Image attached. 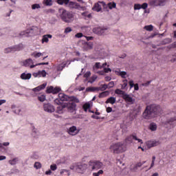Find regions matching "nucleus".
<instances>
[{
    "label": "nucleus",
    "mask_w": 176,
    "mask_h": 176,
    "mask_svg": "<svg viewBox=\"0 0 176 176\" xmlns=\"http://www.w3.org/2000/svg\"><path fill=\"white\" fill-rule=\"evenodd\" d=\"M61 91V88L58 87H54L53 94H57L58 93H60Z\"/></svg>",
    "instance_id": "49530a36"
},
{
    "label": "nucleus",
    "mask_w": 176,
    "mask_h": 176,
    "mask_svg": "<svg viewBox=\"0 0 176 176\" xmlns=\"http://www.w3.org/2000/svg\"><path fill=\"white\" fill-rule=\"evenodd\" d=\"M112 72V69H111V68H107V67L104 68V72L105 74H108V72Z\"/></svg>",
    "instance_id": "5fc2aeb1"
},
{
    "label": "nucleus",
    "mask_w": 176,
    "mask_h": 176,
    "mask_svg": "<svg viewBox=\"0 0 176 176\" xmlns=\"http://www.w3.org/2000/svg\"><path fill=\"white\" fill-rule=\"evenodd\" d=\"M46 86H47V83L45 82V83L34 88L32 90L34 92L35 91H41V90H43L46 87Z\"/></svg>",
    "instance_id": "5701e85b"
},
{
    "label": "nucleus",
    "mask_w": 176,
    "mask_h": 176,
    "mask_svg": "<svg viewBox=\"0 0 176 176\" xmlns=\"http://www.w3.org/2000/svg\"><path fill=\"white\" fill-rule=\"evenodd\" d=\"M80 131V129H78L76 126H72L67 129V133L69 135H77Z\"/></svg>",
    "instance_id": "ddd939ff"
},
{
    "label": "nucleus",
    "mask_w": 176,
    "mask_h": 176,
    "mask_svg": "<svg viewBox=\"0 0 176 176\" xmlns=\"http://www.w3.org/2000/svg\"><path fill=\"white\" fill-rule=\"evenodd\" d=\"M23 64L24 67H30V68H35V65H31L34 64V60L31 58L26 59L25 60L23 61Z\"/></svg>",
    "instance_id": "f3484780"
},
{
    "label": "nucleus",
    "mask_w": 176,
    "mask_h": 176,
    "mask_svg": "<svg viewBox=\"0 0 176 176\" xmlns=\"http://www.w3.org/2000/svg\"><path fill=\"white\" fill-rule=\"evenodd\" d=\"M76 38H82V36H83V34L82 33H77L75 35Z\"/></svg>",
    "instance_id": "69168bd1"
},
{
    "label": "nucleus",
    "mask_w": 176,
    "mask_h": 176,
    "mask_svg": "<svg viewBox=\"0 0 176 176\" xmlns=\"http://www.w3.org/2000/svg\"><path fill=\"white\" fill-rule=\"evenodd\" d=\"M107 6V4H105V2L104 1H98V3H96L92 8V10L95 12H101L102 7L105 8Z\"/></svg>",
    "instance_id": "6e6552de"
},
{
    "label": "nucleus",
    "mask_w": 176,
    "mask_h": 176,
    "mask_svg": "<svg viewBox=\"0 0 176 176\" xmlns=\"http://www.w3.org/2000/svg\"><path fill=\"white\" fill-rule=\"evenodd\" d=\"M162 115V107L157 104H150L146 106L143 112V118L144 119H153L156 116Z\"/></svg>",
    "instance_id": "f257e3e1"
},
{
    "label": "nucleus",
    "mask_w": 176,
    "mask_h": 176,
    "mask_svg": "<svg viewBox=\"0 0 176 176\" xmlns=\"http://www.w3.org/2000/svg\"><path fill=\"white\" fill-rule=\"evenodd\" d=\"M123 100H124L126 101V102L127 104H129L130 105L134 104V99H133L130 95L126 94L125 95H124V96H122Z\"/></svg>",
    "instance_id": "aec40b11"
},
{
    "label": "nucleus",
    "mask_w": 176,
    "mask_h": 176,
    "mask_svg": "<svg viewBox=\"0 0 176 176\" xmlns=\"http://www.w3.org/2000/svg\"><path fill=\"white\" fill-rule=\"evenodd\" d=\"M107 113H111V112H112V107H107L106 109Z\"/></svg>",
    "instance_id": "338daca9"
},
{
    "label": "nucleus",
    "mask_w": 176,
    "mask_h": 176,
    "mask_svg": "<svg viewBox=\"0 0 176 176\" xmlns=\"http://www.w3.org/2000/svg\"><path fill=\"white\" fill-rule=\"evenodd\" d=\"M122 82L123 84L121 86V89H122V90H124V89L127 87V80H124Z\"/></svg>",
    "instance_id": "09e8293b"
},
{
    "label": "nucleus",
    "mask_w": 176,
    "mask_h": 176,
    "mask_svg": "<svg viewBox=\"0 0 176 176\" xmlns=\"http://www.w3.org/2000/svg\"><path fill=\"white\" fill-rule=\"evenodd\" d=\"M65 108H67V104L65 103L60 106H58L57 108H56V112L58 113H63L64 112V109H65Z\"/></svg>",
    "instance_id": "393cba45"
},
{
    "label": "nucleus",
    "mask_w": 176,
    "mask_h": 176,
    "mask_svg": "<svg viewBox=\"0 0 176 176\" xmlns=\"http://www.w3.org/2000/svg\"><path fill=\"white\" fill-rule=\"evenodd\" d=\"M72 31V29L71 28H66L65 30V34H68L69 32H71Z\"/></svg>",
    "instance_id": "4d7b16f0"
},
{
    "label": "nucleus",
    "mask_w": 176,
    "mask_h": 176,
    "mask_svg": "<svg viewBox=\"0 0 176 176\" xmlns=\"http://www.w3.org/2000/svg\"><path fill=\"white\" fill-rule=\"evenodd\" d=\"M32 10H35V9H41V5L38 3H35L32 5Z\"/></svg>",
    "instance_id": "de8ad7c7"
},
{
    "label": "nucleus",
    "mask_w": 176,
    "mask_h": 176,
    "mask_svg": "<svg viewBox=\"0 0 176 176\" xmlns=\"http://www.w3.org/2000/svg\"><path fill=\"white\" fill-rule=\"evenodd\" d=\"M6 160V156L5 155H0V161Z\"/></svg>",
    "instance_id": "774afa93"
},
{
    "label": "nucleus",
    "mask_w": 176,
    "mask_h": 176,
    "mask_svg": "<svg viewBox=\"0 0 176 176\" xmlns=\"http://www.w3.org/2000/svg\"><path fill=\"white\" fill-rule=\"evenodd\" d=\"M105 31H107V29H102L100 28L94 29V32L97 34V35H104V34H105Z\"/></svg>",
    "instance_id": "4be33fe9"
},
{
    "label": "nucleus",
    "mask_w": 176,
    "mask_h": 176,
    "mask_svg": "<svg viewBox=\"0 0 176 176\" xmlns=\"http://www.w3.org/2000/svg\"><path fill=\"white\" fill-rule=\"evenodd\" d=\"M93 46H94V44L91 41H82V49L83 52H88V50H91V49H93Z\"/></svg>",
    "instance_id": "0eeeda50"
},
{
    "label": "nucleus",
    "mask_w": 176,
    "mask_h": 176,
    "mask_svg": "<svg viewBox=\"0 0 176 176\" xmlns=\"http://www.w3.org/2000/svg\"><path fill=\"white\" fill-rule=\"evenodd\" d=\"M59 100L60 101H72L71 97L67 96L65 94L60 93L58 94Z\"/></svg>",
    "instance_id": "6ab92c4d"
},
{
    "label": "nucleus",
    "mask_w": 176,
    "mask_h": 176,
    "mask_svg": "<svg viewBox=\"0 0 176 176\" xmlns=\"http://www.w3.org/2000/svg\"><path fill=\"white\" fill-rule=\"evenodd\" d=\"M109 149L113 153H123L126 151V145H124V142H118L111 144Z\"/></svg>",
    "instance_id": "7ed1b4c3"
},
{
    "label": "nucleus",
    "mask_w": 176,
    "mask_h": 176,
    "mask_svg": "<svg viewBox=\"0 0 176 176\" xmlns=\"http://www.w3.org/2000/svg\"><path fill=\"white\" fill-rule=\"evenodd\" d=\"M43 3L46 6H52V5H53V2L52 1V0H45L43 1Z\"/></svg>",
    "instance_id": "37998d69"
},
{
    "label": "nucleus",
    "mask_w": 176,
    "mask_h": 176,
    "mask_svg": "<svg viewBox=\"0 0 176 176\" xmlns=\"http://www.w3.org/2000/svg\"><path fill=\"white\" fill-rule=\"evenodd\" d=\"M53 91H54V87L51 86L50 87H47L46 93L47 94H53Z\"/></svg>",
    "instance_id": "c03bdc74"
},
{
    "label": "nucleus",
    "mask_w": 176,
    "mask_h": 176,
    "mask_svg": "<svg viewBox=\"0 0 176 176\" xmlns=\"http://www.w3.org/2000/svg\"><path fill=\"white\" fill-rule=\"evenodd\" d=\"M90 75H91V73L90 72H87L85 74H84V78H89L90 76Z\"/></svg>",
    "instance_id": "052dcab7"
},
{
    "label": "nucleus",
    "mask_w": 176,
    "mask_h": 176,
    "mask_svg": "<svg viewBox=\"0 0 176 176\" xmlns=\"http://www.w3.org/2000/svg\"><path fill=\"white\" fill-rule=\"evenodd\" d=\"M150 5L151 6H160V0H151Z\"/></svg>",
    "instance_id": "cd10ccee"
},
{
    "label": "nucleus",
    "mask_w": 176,
    "mask_h": 176,
    "mask_svg": "<svg viewBox=\"0 0 176 176\" xmlns=\"http://www.w3.org/2000/svg\"><path fill=\"white\" fill-rule=\"evenodd\" d=\"M144 30H146V31H153V25H146L144 28Z\"/></svg>",
    "instance_id": "4c0bfd02"
},
{
    "label": "nucleus",
    "mask_w": 176,
    "mask_h": 176,
    "mask_svg": "<svg viewBox=\"0 0 176 176\" xmlns=\"http://www.w3.org/2000/svg\"><path fill=\"white\" fill-rule=\"evenodd\" d=\"M108 96H109V92L108 91H105L99 94L98 97L99 98H104V97H107Z\"/></svg>",
    "instance_id": "7c9ffc66"
},
{
    "label": "nucleus",
    "mask_w": 176,
    "mask_h": 176,
    "mask_svg": "<svg viewBox=\"0 0 176 176\" xmlns=\"http://www.w3.org/2000/svg\"><path fill=\"white\" fill-rule=\"evenodd\" d=\"M115 102H116V98L110 97L106 100L105 104H111V105H113Z\"/></svg>",
    "instance_id": "bb28decb"
},
{
    "label": "nucleus",
    "mask_w": 176,
    "mask_h": 176,
    "mask_svg": "<svg viewBox=\"0 0 176 176\" xmlns=\"http://www.w3.org/2000/svg\"><path fill=\"white\" fill-rule=\"evenodd\" d=\"M151 82L152 80L147 81L146 82L143 83L142 86H144L145 87H146L147 86H149V85H151Z\"/></svg>",
    "instance_id": "bf43d9fd"
},
{
    "label": "nucleus",
    "mask_w": 176,
    "mask_h": 176,
    "mask_svg": "<svg viewBox=\"0 0 176 176\" xmlns=\"http://www.w3.org/2000/svg\"><path fill=\"white\" fill-rule=\"evenodd\" d=\"M38 101H41V102H43L44 101L46 100V96L41 95V96H38Z\"/></svg>",
    "instance_id": "ea45409f"
},
{
    "label": "nucleus",
    "mask_w": 176,
    "mask_h": 176,
    "mask_svg": "<svg viewBox=\"0 0 176 176\" xmlns=\"http://www.w3.org/2000/svg\"><path fill=\"white\" fill-rule=\"evenodd\" d=\"M133 87H134V90L135 91L140 90V87L138 86V83L135 84V85H133Z\"/></svg>",
    "instance_id": "0e129e2a"
},
{
    "label": "nucleus",
    "mask_w": 176,
    "mask_h": 176,
    "mask_svg": "<svg viewBox=\"0 0 176 176\" xmlns=\"http://www.w3.org/2000/svg\"><path fill=\"white\" fill-rule=\"evenodd\" d=\"M149 129L151 131H156L157 130V125L155 122L150 124Z\"/></svg>",
    "instance_id": "c756f323"
},
{
    "label": "nucleus",
    "mask_w": 176,
    "mask_h": 176,
    "mask_svg": "<svg viewBox=\"0 0 176 176\" xmlns=\"http://www.w3.org/2000/svg\"><path fill=\"white\" fill-rule=\"evenodd\" d=\"M69 7L71 9H77L78 10H82H82L84 9V8L80 6L79 3L74 1H70V2L69 1Z\"/></svg>",
    "instance_id": "dca6fc26"
},
{
    "label": "nucleus",
    "mask_w": 176,
    "mask_h": 176,
    "mask_svg": "<svg viewBox=\"0 0 176 176\" xmlns=\"http://www.w3.org/2000/svg\"><path fill=\"white\" fill-rule=\"evenodd\" d=\"M107 89H108V85L107 84L102 85L100 87V90H102V91L104 90H107Z\"/></svg>",
    "instance_id": "603ef678"
},
{
    "label": "nucleus",
    "mask_w": 176,
    "mask_h": 176,
    "mask_svg": "<svg viewBox=\"0 0 176 176\" xmlns=\"http://www.w3.org/2000/svg\"><path fill=\"white\" fill-rule=\"evenodd\" d=\"M50 169L52 170V171H56V170H57V165L56 164L51 165Z\"/></svg>",
    "instance_id": "3c124183"
},
{
    "label": "nucleus",
    "mask_w": 176,
    "mask_h": 176,
    "mask_svg": "<svg viewBox=\"0 0 176 176\" xmlns=\"http://www.w3.org/2000/svg\"><path fill=\"white\" fill-rule=\"evenodd\" d=\"M31 76H32L31 73H23L21 75V79H23V80H28L29 79H31Z\"/></svg>",
    "instance_id": "b1692460"
},
{
    "label": "nucleus",
    "mask_w": 176,
    "mask_h": 176,
    "mask_svg": "<svg viewBox=\"0 0 176 176\" xmlns=\"http://www.w3.org/2000/svg\"><path fill=\"white\" fill-rule=\"evenodd\" d=\"M34 167V168H36V170H38V168H41L42 167V165L41 164V162H35Z\"/></svg>",
    "instance_id": "8fccbe9b"
},
{
    "label": "nucleus",
    "mask_w": 176,
    "mask_h": 176,
    "mask_svg": "<svg viewBox=\"0 0 176 176\" xmlns=\"http://www.w3.org/2000/svg\"><path fill=\"white\" fill-rule=\"evenodd\" d=\"M101 90V87H90L87 88V91H99Z\"/></svg>",
    "instance_id": "c85d7f7f"
},
{
    "label": "nucleus",
    "mask_w": 176,
    "mask_h": 176,
    "mask_svg": "<svg viewBox=\"0 0 176 176\" xmlns=\"http://www.w3.org/2000/svg\"><path fill=\"white\" fill-rule=\"evenodd\" d=\"M148 8V3H144L142 5L135 3L134 5V10H140V9H146Z\"/></svg>",
    "instance_id": "412c9836"
},
{
    "label": "nucleus",
    "mask_w": 176,
    "mask_h": 176,
    "mask_svg": "<svg viewBox=\"0 0 176 176\" xmlns=\"http://www.w3.org/2000/svg\"><path fill=\"white\" fill-rule=\"evenodd\" d=\"M47 75L46 71L43 70V71H38L37 72L33 73L32 76L34 78H45Z\"/></svg>",
    "instance_id": "a211bd4d"
},
{
    "label": "nucleus",
    "mask_w": 176,
    "mask_h": 176,
    "mask_svg": "<svg viewBox=\"0 0 176 176\" xmlns=\"http://www.w3.org/2000/svg\"><path fill=\"white\" fill-rule=\"evenodd\" d=\"M146 145L148 149H151V148H153V146L160 145V142L156 140H148L146 142Z\"/></svg>",
    "instance_id": "2eb2a0df"
},
{
    "label": "nucleus",
    "mask_w": 176,
    "mask_h": 176,
    "mask_svg": "<svg viewBox=\"0 0 176 176\" xmlns=\"http://www.w3.org/2000/svg\"><path fill=\"white\" fill-rule=\"evenodd\" d=\"M82 16L85 19H91V14H89V12H82Z\"/></svg>",
    "instance_id": "c9c22d12"
},
{
    "label": "nucleus",
    "mask_w": 176,
    "mask_h": 176,
    "mask_svg": "<svg viewBox=\"0 0 176 176\" xmlns=\"http://www.w3.org/2000/svg\"><path fill=\"white\" fill-rule=\"evenodd\" d=\"M19 162V158L16 157L14 158L13 160H10L8 161L9 164H11V166H14Z\"/></svg>",
    "instance_id": "f704fd0d"
},
{
    "label": "nucleus",
    "mask_w": 176,
    "mask_h": 176,
    "mask_svg": "<svg viewBox=\"0 0 176 176\" xmlns=\"http://www.w3.org/2000/svg\"><path fill=\"white\" fill-rule=\"evenodd\" d=\"M24 48V45L23 44H19L18 45H15L13 47L6 48L4 52L5 53H10V52H20V50H23Z\"/></svg>",
    "instance_id": "1a4fd4ad"
},
{
    "label": "nucleus",
    "mask_w": 176,
    "mask_h": 176,
    "mask_svg": "<svg viewBox=\"0 0 176 176\" xmlns=\"http://www.w3.org/2000/svg\"><path fill=\"white\" fill-rule=\"evenodd\" d=\"M88 165L83 162H78L76 164V171L79 174H85L86 170H87Z\"/></svg>",
    "instance_id": "39448f33"
},
{
    "label": "nucleus",
    "mask_w": 176,
    "mask_h": 176,
    "mask_svg": "<svg viewBox=\"0 0 176 176\" xmlns=\"http://www.w3.org/2000/svg\"><path fill=\"white\" fill-rule=\"evenodd\" d=\"M118 75L120 76H121V78H123L124 79H125L126 78V75H127V72H118Z\"/></svg>",
    "instance_id": "a18cd8bd"
},
{
    "label": "nucleus",
    "mask_w": 176,
    "mask_h": 176,
    "mask_svg": "<svg viewBox=\"0 0 176 176\" xmlns=\"http://www.w3.org/2000/svg\"><path fill=\"white\" fill-rule=\"evenodd\" d=\"M90 108L89 103H85L82 105V109H84L85 112H87V109Z\"/></svg>",
    "instance_id": "a19ab883"
},
{
    "label": "nucleus",
    "mask_w": 176,
    "mask_h": 176,
    "mask_svg": "<svg viewBox=\"0 0 176 176\" xmlns=\"http://www.w3.org/2000/svg\"><path fill=\"white\" fill-rule=\"evenodd\" d=\"M174 47H176V41L168 47V49H173Z\"/></svg>",
    "instance_id": "6e6d98bb"
},
{
    "label": "nucleus",
    "mask_w": 176,
    "mask_h": 176,
    "mask_svg": "<svg viewBox=\"0 0 176 176\" xmlns=\"http://www.w3.org/2000/svg\"><path fill=\"white\" fill-rule=\"evenodd\" d=\"M66 66L67 63H62L58 66L57 69L58 71H63V69H64V68H65Z\"/></svg>",
    "instance_id": "e433bc0d"
},
{
    "label": "nucleus",
    "mask_w": 176,
    "mask_h": 176,
    "mask_svg": "<svg viewBox=\"0 0 176 176\" xmlns=\"http://www.w3.org/2000/svg\"><path fill=\"white\" fill-rule=\"evenodd\" d=\"M129 83L130 89H132V87H134V86L135 85V84H134V81H133V80H130Z\"/></svg>",
    "instance_id": "13d9d810"
},
{
    "label": "nucleus",
    "mask_w": 176,
    "mask_h": 176,
    "mask_svg": "<svg viewBox=\"0 0 176 176\" xmlns=\"http://www.w3.org/2000/svg\"><path fill=\"white\" fill-rule=\"evenodd\" d=\"M107 6L109 9H115L116 8V3L113 2V3H109L107 4Z\"/></svg>",
    "instance_id": "58836bf2"
},
{
    "label": "nucleus",
    "mask_w": 176,
    "mask_h": 176,
    "mask_svg": "<svg viewBox=\"0 0 176 176\" xmlns=\"http://www.w3.org/2000/svg\"><path fill=\"white\" fill-rule=\"evenodd\" d=\"M107 86H108L109 89H111L115 86V83L113 82V81H111L110 82H109Z\"/></svg>",
    "instance_id": "864d4df0"
},
{
    "label": "nucleus",
    "mask_w": 176,
    "mask_h": 176,
    "mask_svg": "<svg viewBox=\"0 0 176 176\" xmlns=\"http://www.w3.org/2000/svg\"><path fill=\"white\" fill-rule=\"evenodd\" d=\"M36 30H38V28L32 27L25 31L21 32L19 34V36H30V34H33L35 35V34H36Z\"/></svg>",
    "instance_id": "423d86ee"
},
{
    "label": "nucleus",
    "mask_w": 176,
    "mask_h": 176,
    "mask_svg": "<svg viewBox=\"0 0 176 176\" xmlns=\"http://www.w3.org/2000/svg\"><path fill=\"white\" fill-rule=\"evenodd\" d=\"M31 56L34 57V58H39V57H41V56H43V54L41 52H34L31 54Z\"/></svg>",
    "instance_id": "2f4dec72"
},
{
    "label": "nucleus",
    "mask_w": 176,
    "mask_h": 176,
    "mask_svg": "<svg viewBox=\"0 0 176 176\" xmlns=\"http://www.w3.org/2000/svg\"><path fill=\"white\" fill-rule=\"evenodd\" d=\"M43 109L45 112H48V113H53L56 111L54 106L50 103H45L43 104Z\"/></svg>",
    "instance_id": "f8f14e48"
},
{
    "label": "nucleus",
    "mask_w": 176,
    "mask_h": 176,
    "mask_svg": "<svg viewBox=\"0 0 176 176\" xmlns=\"http://www.w3.org/2000/svg\"><path fill=\"white\" fill-rule=\"evenodd\" d=\"M133 140H134V141H138V142H139L140 144H144V141H142V140L138 138L137 137V135H131L126 137L125 139V141H126V142L131 144V142H133Z\"/></svg>",
    "instance_id": "9b49d317"
},
{
    "label": "nucleus",
    "mask_w": 176,
    "mask_h": 176,
    "mask_svg": "<svg viewBox=\"0 0 176 176\" xmlns=\"http://www.w3.org/2000/svg\"><path fill=\"white\" fill-rule=\"evenodd\" d=\"M131 171H136L138 170V166L136 164H135L133 168H131Z\"/></svg>",
    "instance_id": "680f3d73"
},
{
    "label": "nucleus",
    "mask_w": 176,
    "mask_h": 176,
    "mask_svg": "<svg viewBox=\"0 0 176 176\" xmlns=\"http://www.w3.org/2000/svg\"><path fill=\"white\" fill-rule=\"evenodd\" d=\"M170 115L171 117L169 120H167L166 123L174 127V122H176V109H174Z\"/></svg>",
    "instance_id": "9d476101"
},
{
    "label": "nucleus",
    "mask_w": 176,
    "mask_h": 176,
    "mask_svg": "<svg viewBox=\"0 0 176 176\" xmlns=\"http://www.w3.org/2000/svg\"><path fill=\"white\" fill-rule=\"evenodd\" d=\"M57 3L58 5H68L69 3V0H57Z\"/></svg>",
    "instance_id": "72a5a7b5"
},
{
    "label": "nucleus",
    "mask_w": 176,
    "mask_h": 176,
    "mask_svg": "<svg viewBox=\"0 0 176 176\" xmlns=\"http://www.w3.org/2000/svg\"><path fill=\"white\" fill-rule=\"evenodd\" d=\"M58 16L65 23H71L74 20V14L72 12L67 11L64 8L58 9Z\"/></svg>",
    "instance_id": "f03ea898"
},
{
    "label": "nucleus",
    "mask_w": 176,
    "mask_h": 176,
    "mask_svg": "<svg viewBox=\"0 0 176 176\" xmlns=\"http://www.w3.org/2000/svg\"><path fill=\"white\" fill-rule=\"evenodd\" d=\"M88 165L91 170H101L104 167V163L98 160L89 161Z\"/></svg>",
    "instance_id": "20e7f679"
},
{
    "label": "nucleus",
    "mask_w": 176,
    "mask_h": 176,
    "mask_svg": "<svg viewBox=\"0 0 176 176\" xmlns=\"http://www.w3.org/2000/svg\"><path fill=\"white\" fill-rule=\"evenodd\" d=\"M100 64V63H96L95 64V67H96V68H97V69L102 68V67Z\"/></svg>",
    "instance_id": "e2e57ef3"
},
{
    "label": "nucleus",
    "mask_w": 176,
    "mask_h": 176,
    "mask_svg": "<svg viewBox=\"0 0 176 176\" xmlns=\"http://www.w3.org/2000/svg\"><path fill=\"white\" fill-rule=\"evenodd\" d=\"M115 93H116V94H119V95L122 96V97H124V96H126V92H124V91H122L119 89H116Z\"/></svg>",
    "instance_id": "473e14b6"
},
{
    "label": "nucleus",
    "mask_w": 176,
    "mask_h": 176,
    "mask_svg": "<svg viewBox=\"0 0 176 176\" xmlns=\"http://www.w3.org/2000/svg\"><path fill=\"white\" fill-rule=\"evenodd\" d=\"M68 112L72 113L76 109V103L70 100V102L65 103Z\"/></svg>",
    "instance_id": "4468645a"
},
{
    "label": "nucleus",
    "mask_w": 176,
    "mask_h": 176,
    "mask_svg": "<svg viewBox=\"0 0 176 176\" xmlns=\"http://www.w3.org/2000/svg\"><path fill=\"white\" fill-rule=\"evenodd\" d=\"M52 37L53 36H52V34H45L43 36L42 43H47V42H49V38L52 39Z\"/></svg>",
    "instance_id": "a878e982"
},
{
    "label": "nucleus",
    "mask_w": 176,
    "mask_h": 176,
    "mask_svg": "<svg viewBox=\"0 0 176 176\" xmlns=\"http://www.w3.org/2000/svg\"><path fill=\"white\" fill-rule=\"evenodd\" d=\"M102 174H104V170H99L97 173H94L92 174V175L93 176H100V175H102Z\"/></svg>",
    "instance_id": "79ce46f5"
}]
</instances>
